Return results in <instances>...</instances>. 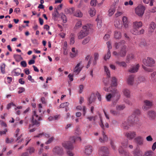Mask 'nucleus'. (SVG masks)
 Wrapping results in <instances>:
<instances>
[{"mask_svg":"<svg viewBox=\"0 0 156 156\" xmlns=\"http://www.w3.org/2000/svg\"><path fill=\"white\" fill-rule=\"evenodd\" d=\"M138 121V118L135 116L134 115H133L130 116L127 120L122 122V126L125 129H128L130 126L136 123Z\"/></svg>","mask_w":156,"mask_h":156,"instance_id":"nucleus-1","label":"nucleus"},{"mask_svg":"<svg viewBox=\"0 0 156 156\" xmlns=\"http://www.w3.org/2000/svg\"><path fill=\"white\" fill-rule=\"evenodd\" d=\"M70 140H72V142L70 141H64L62 143V146L66 149L68 150H72L73 147V143H74L77 141H80L81 139L80 136H73L70 138Z\"/></svg>","mask_w":156,"mask_h":156,"instance_id":"nucleus-2","label":"nucleus"},{"mask_svg":"<svg viewBox=\"0 0 156 156\" xmlns=\"http://www.w3.org/2000/svg\"><path fill=\"white\" fill-rule=\"evenodd\" d=\"M90 25L87 24L83 26V29L77 35L78 38L79 39H82L88 34L90 29Z\"/></svg>","mask_w":156,"mask_h":156,"instance_id":"nucleus-3","label":"nucleus"},{"mask_svg":"<svg viewBox=\"0 0 156 156\" xmlns=\"http://www.w3.org/2000/svg\"><path fill=\"white\" fill-rule=\"evenodd\" d=\"M42 120L41 117L39 116L36 113V112L35 111H33V115L32 116L31 122L32 125L30 124L29 126V128L32 127L33 126L36 125L38 127L40 125V122L38 121Z\"/></svg>","mask_w":156,"mask_h":156,"instance_id":"nucleus-4","label":"nucleus"},{"mask_svg":"<svg viewBox=\"0 0 156 156\" xmlns=\"http://www.w3.org/2000/svg\"><path fill=\"white\" fill-rule=\"evenodd\" d=\"M126 46L125 45H122V47L119 53L116 51H114L113 52V55L116 58L119 57H124L126 55L127 51L126 50Z\"/></svg>","mask_w":156,"mask_h":156,"instance_id":"nucleus-5","label":"nucleus"},{"mask_svg":"<svg viewBox=\"0 0 156 156\" xmlns=\"http://www.w3.org/2000/svg\"><path fill=\"white\" fill-rule=\"evenodd\" d=\"M144 65L147 66L152 67L155 63V60L151 57H147L144 59L142 61Z\"/></svg>","mask_w":156,"mask_h":156,"instance_id":"nucleus-6","label":"nucleus"},{"mask_svg":"<svg viewBox=\"0 0 156 156\" xmlns=\"http://www.w3.org/2000/svg\"><path fill=\"white\" fill-rule=\"evenodd\" d=\"M128 145V142L126 141L125 142L122 143V146L120 147L119 149V153L123 155L127 156L129 155V153L125 151L123 148H125L127 147Z\"/></svg>","mask_w":156,"mask_h":156,"instance_id":"nucleus-7","label":"nucleus"},{"mask_svg":"<svg viewBox=\"0 0 156 156\" xmlns=\"http://www.w3.org/2000/svg\"><path fill=\"white\" fill-rule=\"evenodd\" d=\"M145 9L144 6L141 5H139L135 9V13L138 16H142L144 13Z\"/></svg>","mask_w":156,"mask_h":156,"instance_id":"nucleus-8","label":"nucleus"},{"mask_svg":"<svg viewBox=\"0 0 156 156\" xmlns=\"http://www.w3.org/2000/svg\"><path fill=\"white\" fill-rule=\"evenodd\" d=\"M153 105V103L152 101L148 100H144L142 108L144 111L148 110L151 108Z\"/></svg>","mask_w":156,"mask_h":156,"instance_id":"nucleus-9","label":"nucleus"},{"mask_svg":"<svg viewBox=\"0 0 156 156\" xmlns=\"http://www.w3.org/2000/svg\"><path fill=\"white\" fill-rule=\"evenodd\" d=\"M125 136L129 140L133 139L136 136V132L134 131H129L124 133Z\"/></svg>","mask_w":156,"mask_h":156,"instance_id":"nucleus-10","label":"nucleus"},{"mask_svg":"<svg viewBox=\"0 0 156 156\" xmlns=\"http://www.w3.org/2000/svg\"><path fill=\"white\" fill-rule=\"evenodd\" d=\"M53 153L59 155H62L63 154L62 148L60 147L56 146L53 150Z\"/></svg>","mask_w":156,"mask_h":156,"instance_id":"nucleus-11","label":"nucleus"},{"mask_svg":"<svg viewBox=\"0 0 156 156\" xmlns=\"http://www.w3.org/2000/svg\"><path fill=\"white\" fill-rule=\"evenodd\" d=\"M136 143L138 145H142L144 143L143 137L141 136H138L134 138Z\"/></svg>","mask_w":156,"mask_h":156,"instance_id":"nucleus-12","label":"nucleus"},{"mask_svg":"<svg viewBox=\"0 0 156 156\" xmlns=\"http://www.w3.org/2000/svg\"><path fill=\"white\" fill-rule=\"evenodd\" d=\"M109 152L108 148L103 147L100 148L98 151V154L100 155H103L105 154H109Z\"/></svg>","mask_w":156,"mask_h":156,"instance_id":"nucleus-13","label":"nucleus"},{"mask_svg":"<svg viewBox=\"0 0 156 156\" xmlns=\"http://www.w3.org/2000/svg\"><path fill=\"white\" fill-rule=\"evenodd\" d=\"M140 65L139 64L133 65L129 69L128 72L131 73H134L137 72L139 69Z\"/></svg>","mask_w":156,"mask_h":156,"instance_id":"nucleus-14","label":"nucleus"},{"mask_svg":"<svg viewBox=\"0 0 156 156\" xmlns=\"http://www.w3.org/2000/svg\"><path fill=\"white\" fill-rule=\"evenodd\" d=\"M135 76L133 75H129L126 79L127 83L129 85H133L134 83Z\"/></svg>","mask_w":156,"mask_h":156,"instance_id":"nucleus-15","label":"nucleus"},{"mask_svg":"<svg viewBox=\"0 0 156 156\" xmlns=\"http://www.w3.org/2000/svg\"><path fill=\"white\" fill-rule=\"evenodd\" d=\"M93 151V148L90 145H87L85 147L84 153L87 156L90 155Z\"/></svg>","mask_w":156,"mask_h":156,"instance_id":"nucleus-16","label":"nucleus"},{"mask_svg":"<svg viewBox=\"0 0 156 156\" xmlns=\"http://www.w3.org/2000/svg\"><path fill=\"white\" fill-rule=\"evenodd\" d=\"M82 62L81 61L80 62L78 63L76 67H75V68L74 69V72L76 74H78L80 72L82 68V66H80V65L82 64Z\"/></svg>","mask_w":156,"mask_h":156,"instance_id":"nucleus-17","label":"nucleus"},{"mask_svg":"<svg viewBox=\"0 0 156 156\" xmlns=\"http://www.w3.org/2000/svg\"><path fill=\"white\" fill-rule=\"evenodd\" d=\"M156 27V25L155 23L151 22L149 25V32L152 33L154 31Z\"/></svg>","mask_w":156,"mask_h":156,"instance_id":"nucleus-18","label":"nucleus"},{"mask_svg":"<svg viewBox=\"0 0 156 156\" xmlns=\"http://www.w3.org/2000/svg\"><path fill=\"white\" fill-rule=\"evenodd\" d=\"M134 156H142V152L139 149L136 148L133 151Z\"/></svg>","mask_w":156,"mask_h":156,"instance_id":"nucleus-19","label":"nucleus"},{"mask_svg":"<svg viewBox=\"0 0 156 156\" xmlns=\"http://www.w3.org/2000/svg\"><path fill=\"white\" fill-rule=\"evenodd\" d=\"M142 26V23L141 21H135L133 23V28L139 29Z\"/></svg>","mask_w":156,"mask_h":156,"instance_id":"nucleus-20","label":"nucleus"},{"mask_svg":"<svg viewBox=\"0 0 156 156\" xmlns=\"http://www.w3.org/2000/svg\"><path fill=\"white\" fill-rule=\"evenodd\" d=\"M124 95L127 98L130 97V92L129 90L127 88H124L122 90Z\"/></svg>","mask_w":156,"mask_h":156,"instance_id":"nucleus-21","label":"nucleus"},{"mask_svg":"<svg viewBox=\"0 0 156 156\" xmlns=\"http://www.w3.org/2000/svg\"><path fill=\"white\" fill-rule=\"evenodd\" d=\"M122 21L124 27L125 28H128L129 27V22L127 17L125 16H123L122 18Z\"/></svg>","mask_w":156,"mask_h":156,"instance_id":"nucleus-22","label":"nucleus"},{"mask_svg":"<svg viewBox=\"0 0 156 156\" xmlns=\"http://www.w3.org/2000/svg\"><path fill=\"white\" fill-rule=\"evenodd\" d=\"M148 115L151 119H154L156 115V113L153 110H151L148 112Z\"/></svg>","mask_w":156,"mask_h":156,"instance_id":"nucleus-23","label":"nucleus"},{"mask_svg":"<svg viewBox=\"0 0 156 156\" xmlns=\"http://www.w3.org/2000/svg\"><path fill=\"white\" fill-rule=\"evenodd\" d=\"M115 11V8L114 6H111L108 10V16H112L114 13Z\"/></svg>","mask_w":156,"mask_h":156,"instance_id":"nucleus-24","label":"nucleus"},{"mask_svg":"<svg viewBox=\"0 0 156 156\" xmlns=\"http://www.w3.org/2000/svg\"><path fill=\"white\" fill-rule=\"evenodd\" d=\"M104 90L106 92H111L113 94L116 93V89L115 88H113L112 87H109V88L105 87L104 88Z\"/></svg>","mask_w":156,"mask_h":156,"instance_id":"nucleus-25","label":"nucleus"},{"mask_svg":"<svg viewBox=\"0 0 156 156\" xmlns=\"http://www.w3.org/2000/svg\"><path fill=\"white\" fill-rule=\"evenodd\" d=\"M125 41L124 40H122L120 42L117 43L116 42L114 46L116 48L118 49L120 46H122L125 43Z\"/></svg>","mask_w":156,"mask_h":156,"instance_id":"nucleus-26","label":"nucleus"},{"mask_svg":"<svg viewBox=\"0 0 156 156\" xmlns=\"http://www.w3.org/2000/svg\"><path fill=\"white\" fill-rule=\"evenodd\" d=\"M134 58V55L132 54H128L126 58V62L127 63H129L130 61Z\"/></svg>","mask_w":156,"mask_h":156,"instance_id":"nucleus-27","label":"nucleus"},{"mask_svg":"<svg viewBox=\"0 0 156 156\" xmlns=\"http://www.w3.org/2000/svg\"><path fill=\"white\" fill-rule=\"evenodd\" d=\"M114 26L118 29H120L122 27V24L119 20H115L114 22Z\"/></svg>","mask_w":156,"mask_h":156,"instance_id":"nucleus-28","label":"nucleus"},{"mask_svg":"<svg viewBox=\"0 0 156 156\" xmlns=\"http://www.w3.org/2000/svg\"><path fill=\"white\" fill-rule=\"evenodd\" d=\"M121 33L120 32L116 30L114 32V36L115 38L119 39L121 37Z\"/></svg>","mask_w":156,"mask_h":156,"instance_id":"nucleus-29","label":"nucleus"},{"mask_svg":"<svg viewBox=\"0 0 156 156\" xmlns=\"http://www.w3.org/2000/svg\"><path fill=\"white\" fill-rule=\"evenodd\" d=\"M74 16L78 17L81 18L83 16V13L79 10H77L73 14Z\"/></svg>","mask_w":156,"mask_h":156,"instance_id":"nucleus-30","label":"nucleus"},{"mask_svg":"<svg viewBox=\"0 0 156 156\" xmlns=\"http://www.w3.org/2000/svg\"><path fill=\"white\" fill-rule=\"evenodd\" d=\"M96 99V95L94 94H91L90 98L89 99V103L91 104L92 102H94Z\"/></svg>","mask_w":156,"mask_h":156,"instance_id":"nucleus-31","label":"nucleus"},{"mask_svg":"<svg viewBox=\"0 0 156 156\" xmlns=\"http://www.w3.org/2000/svg\"><path fill=\"white\" fill-rule=\"evenodd\" d=\"M115 63L120 66H122L123 67H126L127 66V64L126 62L124 61L119 62V61H116Z\"/></svg>","mask_w":156,"mask_h":156,"instance_id":"nucleus-32","label":"nucleus"},{"mask_svg":"<svg viewBox=\"0 0 156 156\" xmlns=\"http://www.w3.org/2000/svg\"><path fill=\"white\" fill-rule=\"evenodd\" d=\"M104 72L106 74L107 76L108 77H110V72L109 68L106 66H104Z\"/></svg>","mask_w":156,"mask_h":156,"instance_id":"nucleus-33","label":"nucleus"},{"mask_svg":"<svg viewBox=\"0 0 156 156\" xmlns=\"http://www.w3.org/2000/svg\"><path fill=\"white\" fill-rule=\"evenodd\" d=\"M21 70L20 69L17 68L16 69H14L12 71L13 73H14V75L15 76H18L20 74V71H21Z\"/></svg>","mask_w":156,"mask_h":156,"instance_id":"nucleus-34","label":"nucleus"},{"mask_svg":"<svg viewBox=\"0 0 156 156\" xmlns=\"http://www.w3.org/2000/svg\"><path fill=\"white\" fill-rule=\"evenodd\" d=\"M125 108V106L124 105H117L116 106V109L117 111L119 112L123 110Z\"/></svg>","mask_w":156,"mask_h":156,"instance_id":"nucleus-35","label":"nucleus"},{"mask_svg":"<svg viewBox=\"0 0 156 156\" xmlns=\"http://www.w3.org/2000/svg\"><path fill=\"white\" fill-rule=\"evenodd\" d=\"M75 35L74 34L72 33L70 34V44H73L75 42Z\"/></svg>","mask_w":156,"mask_h":156,"instance_id":"nucleus-36","label":"nucleus"},{"mask_svg":"<svg viewBox=\"0 0 156 156\" xmlns=\"http://www.w3.org/2000/svg\"><path fill=\"white\" fill-rule=\"evenodd\" d=\"M90 40V37H87L85 38L82 41V44L85 45L88 43Z\"/></svg>","mask_w":156,"mask_h":156,"instance_id":"nucleus-37","label":"nucleus"},{"mask_svg":"<svg viewBox=\"0 0 156 156\" xmlns=\"http://www.w3.org/2000/svg\"><path fill=\"white\" fill-rule=\"evenodd\" d=\"M74 8L73 7L69 9H66L65 10V12L67 14H72L73 13L74 10Z\"/></svg>","mask_w":156,"mask_h":156,"instance_id":"nucleus-38","label":"nucleus"},{"mask_svg":"<svg viewBox=\"0 0 156 156\" xmlns=\"http://www.w3.org/2000/svg\"><path fill=\"white\" fill-rule=\"evenodd\" d=\"M94 61L93 65L94 66L96 64L97 61L98 60L99 57V54L97 53H95L94 55Z\"/></svg>","mask_w":156,"mask_h":156,"instance_id":"nucleus-39","label":"nucleus"},{"mask_svg":"<svg viewBox=\"0 0 156 156\" xmlns=\"http://www.w3.org/2000/svg\"><path fill=\"white\" fill-rule=\"evenodd\" d=\"M131 33L134 35H139V31L138 30V29L133 28V29L131 31Z\"/></svg>","mask_w":156,"mask_h":156,"instance_id":"nucleus-40","label":"nucleus"},{"mask_svg":"<svg viewBox=\"0 0 156 156\" xmlns=\"http://www.w3.org/2000/svg\"><path fill=\"white\" fill-rule=\"evenodd\" d=\"M145 80V78L143 76H140L136 80V83L137 84H139L142 82H144Z\"/></svg>","mask_w":156,"mask_h":156,"instance_id":"nucleus-41","label":"nucleus"},{"mask_svg":"<svg viewBox=\"0 0 156 156\" xmlns=\"http://www.w3.org/2000/svg\"><path fill=\"white\" fill-rule=\"evenodd\" d=\"M89 12L91 16H93L96 13V10L94 8H90Z\"/></svg>","mask_w":156,"mask_h":156,"instance_id":"nucleus-42","label":"nucleus"},{"mask_svg":"<svg viewBox=\"0 0 156 156\" xmlns=\"http://www.w3.org/2000/svg\"><path fill=\"white\" fill-rule=\"evenodd\" d=\"M59 116L58 115H56L54 116H51L48 118V119L50 121L56 120L58 119Z\"/></svg>","mask_w":156,"mask_h":156,"instance_id":"nucleus-43","label":"nucleus"},{"mask_svg":"<svg viewBox=\"0 0 156 156\" xmlns=\"http://www.w3.org/2000/svg\"><path fill=\"white\" fill-rule=\"evenodd\" d=\"M5 65L4 63H2L0 66V69L1 72L2 74H4L5 73Z\"/></svg>","mask_w":156,"mask_h":156,"instance_id":"nucleus-44","label":"nucleus"},{"mask_svg":"<svg viewBox=\"0 0 156 156\" xmlns=\"http://www.w3.org/2000/svg\"><path fill=\"white\" fill-rule=\"evenodd\" d=\"M112 85L114 87L116 86L117 85V79L115 77L112 78Z\"/></svg>","mask_w":156,"mask_h":156,"instance_id":"nucleus-45","label":"nucleus"},{"mask_svg":"<svg viewBox=\"0 0 156 156\" xmlns=\"http://www.w3.org/2000/svg\"><path fill=\"white\" fill-rule=\"evenodd\" d=\"M143 2L146 4H148L150 2L149 5L152 6L153 5V3L154 2V0H143Z\"/></svg>","mask_w":156,"mask_h":156,"instance_id":"nucleus-46","label":"nucleus"},{"mask_svg":"<svg viewBox=\"0 0 156 156\" xmlns=\"http://www.w3.org/2000/svg\"><path fill=\"white\" fill-rule=\"evenodd\" d=\"M111 52L110 50L108 51L107 54L104 57V59L106 61L107 59L110 58L111 57Z\"/></svg>","mask_w":156,"mask_h":156,"instance_id":"nucleus-47","label":"nucleus"},{"mask_svg":"<svg viewBox=\"0 0 156 156\" xmlns=\"http://www.w3.org/2000/svg\"><path fill=\"white\" fill-rule=\"evenodd\" d=\"M60 15L61 18L63 22L64 23H66L67 21V19L66 15L63 13H62Z\"/></svg>","mask_w":156,"mask_h":156,"instance_id":"nucleus-48","label":"nucleus"},{"mask_svg":"<svg viewBox=\"0 0 156 156\" xmlns=\"http://www.w3.org/2000/svg\"><path fill=\"white\" fill-rule=\"evenodd\" d=\"M153 152L151 150L146 151L144 154V156H152Z\"/></svg>","mask_w":156,"mask_h":156,"instance_id":"nucleus-49","label":"nucleus"},{"mask_svg":"<svg viewBox=\"0 0 156 156\" xmlns=\"http://www.w3.org/2000/svg\"><path fill=\"white\" fill-rule=\"evenodd\" d=\"M115 94H113V93H112V94H109L108 95H106V98L107 101H110L112 97H113Z\"/></svg>","mask_w":156,"mask_h":156,"instance_id":"nucleus-50","label":"nucleus"},{"mask_svg":"<svg viewBox=\"0 0 156 156\" xmlns=\"http://www.w3.org/2000/svg\"><path fill=\"white\" fill-rule=\"evenodd\" d=\"M82 25L81 21L80 20H79L76 23L75 26V28L77 29L80 27Z\"/></svg>","mask_w":156,"mask_h":156,"instance_id":"nucleus-51","label":"nucleus"},{"mask_svg":"<svg viewBox=\"0 0 156 156\" xmlns=\"http://www.w3.org/2000/svg\"><path fill=\"white\" fill-rule=\"evenodd\" d=\"M110 112L114 116H116L118 115L119 114V112L118 111H115L113 109L110 110Z\"/></svg>","mask_w":156,"mask_h":156,"instance_id":"nucleus-52","label":"nucleus"},{"mask_svg":"<svg viewBox=\"0 0 156 156\" xmlns=\"http://www.w3.org/2000/svg\"><path fill=\"white\" fill-rule=\"evenodd\" d=\"M69 105V103L68 102L62 103L60 105L58 108H64V107L68 106Z\"/></svg>","mask_w":156,"mask_h":156,"instance_id":"nucleus-53","label":"nucleus"},{"mask_svg":"<svg viewBox=\"0 0 156 156\" xmlns=\"http://www.w3.org/2000/svg\"><path fill=\"white\" fill-rule=\"evenodd\" d=\"M140 114V111L138 109H135L134 112H133V114H132L131 115H134V116L136 117H137H137L136 116V115H139Z\"/></svg>","mask_w":156,"mask_h":156,"instance_id":"nucleus-54","label":"nucleus"},{"mask_svg":"<svg viewBox=\"0 0 156 156\" xmlns=\"http://www.w3.org/2000/svg\"><path fill=\"white\" fill-rule=\"evenodd\" d=\"M142 67L145 71L148 72H151L153 71V70L152 69L148 68L142 65Z\"/></svg>","mask_w":156,"mask_h":156,"instance_id":"nucleus-55","label":"nucleus"},{"mask_svg":"<svg viewBox=\"0 0 156 156\" xmlns=\"http://www.w3.org/2000/svg\"><path fill=\"white\" fill-rule=\"evenodd\" d=\"M109 78L107 76L106 78L103 79V81L105 85H107L109 83Z\"/></svg>","mask_w":156,"mask_h":156,"instance_id":"nucleus-56","label":"nucleus"},{"mask_svg":"<svg viewBox=\"0 0 156 156\" xmlns=\"http://www.w3.org/2000/svg\"><path fill=\"white\" fill-rule=\"evenodd\" d=\"M27 150L29 151V154H31L34 152L35 149L33 147H30L28 148Z\"/></svg>","mask_w":156,"mask_h":156,"instance_id":"nucleus-57","label":"nucleus"},{"mask_svg":"<svg viewBox=\"0 0 156 156\" xmlns=\"http://www.w3.org/2000/svg\"><path fill=\"white\" fill-rule=\"evenodd\" d=\"M133 2L131 0H130L129 2H125L124 3V5L126 6H127L128 5H133Z\"/></svg>","mask_w":156,"mask_h":156,"instance_id":"nucleus-58","label":"nucleus"},{"mask_svg":"<svg viewBox=\"0 0 156 156\" xmlns=\"http://www.w3.org/2000/svg\"><path fill=\"white\" fill-rule=\"evenodd\" d=\"M79 93L80 94H81L83 91L84 86L83 85L81 84L80 85L79 87Z\"/></svg>","mask_w":156,"mask_h":156,"instance_id":"nucleus-59","label":"nucleus"},{"mask_svg":"<svg viewBox=\"0 0 156 156\" xmlns=\"http://www.w3.org/2000/svg\"><path fill=\"white\" fill-rule=\"evenodd\" d=\"M18 93L19 94H20L22 93L25 90V89L23 87H20L18 88Z\"/></svg>","mask_w":156,"mask_h":156,"instance_id":"nucleus-60","label":"nucleus"},{"mask_svg":"<svg viewBox=\"0 0 156 156\" xmlns=\"http://www.w3.org/2000/svg\"><path fill=\"white\" fill-rule=\"evenodd\" d=\"M54 138L53 137H51V138H50L49 139H48V141L45 142V144H49L51 143L54 140Z\"/></svg>","mask_w":156,"mask_h":156,"instance_id":"nucleus-61","label":"nucleus"},{"mask_svg":"<svg viewBox=\"0 0 156 156\" xmlns=\"http://www.w3.org/2000/svg\"><path fill=\"white\" fill-rule=\"evenodd\" d=\"M81 133V131L79 128H77L75 130V135L76 136L79 135Z\"/></svg>","mask_w":156,"mask_h":156,"instance_id":"nucleus-62","label":"nucleus"},{"mask_svg":"<svg viewBox=\"0 0 156 156\" xmlns=\"http://www.w3.org/2000/svg\"><path fill=\"white\" fill-rule=\"evenodd\" d=\"M156 75V72H154L151 74V78L152 80L155 79V78Z\"/></svg>","mask_w":156,"mask_h":156,"instance_id":"nucleus-63","label":"nucleus"},{"mask_svg":"<svg viewBox=\"0 0 156 156\" xmlns=\"http://www.w3.org/2000/svg\"><path fill=\"white\" fill-rule=\"evenodd\" d=\"M13 57L17 61H19V59L21 57L20 55L16 54L14 55Z\"/></svg>","mask_w":156,"mask_h":156,"instance_id":"nucleus-64","label":"nucleus"}]
</instances>
